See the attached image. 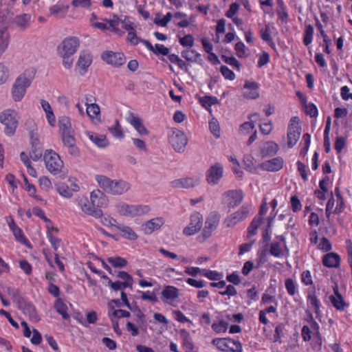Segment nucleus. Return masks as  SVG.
Here are the masks:
<instances>
[{"label": "nucleus", "mask_w": 352, "mask_h": 352, "mask_svg": "<svg viewBox=\"0 0 352 352\" xmlns=\"http://www.w3.org/2000/svg\"><path fill=\"white\" fill-rule=\"evenodd\" d=\"M126 120L134 127L140 135L143 136L148 135V131L143 124L142 119L135 116L133 113H129Z\"/></svg>", "instance_id": "nucleus-20"}, {"label": "nucleus", "mask_w": 352, "mask_h": 352, "mask_svg": "<svg viewBox=\"0 0 352 352\" xmlns=\"http://www.w3.org/2000/svg\"><path fill=\"white\" fill-rule=\"evenodd\" d=\"M168 140L176 152L182 153L184 151L188 143L185 133L178 129H173L168 135Z\"/></svg>", "instance_id": "nucleus-8"}, {"label": "nucleus", "mask_w": 352, "mask_h": 352, "mask_svg": "<svg viewBox=\"0 0 352 352\" xmlns=\"http://www.w3.org/2000/svg\"><path fill=\"white\" fill-rule=\"evenodd\" d=\"M223 168L219 163H215L210 166L208 169L206 174V182L212 186H215L219 184L221 179L223 177Z\"/></svg>", "instance_id": "nucleus-11"}, {"label": "nucleus", "mask_w": 352, "mask_h": 352, "mask_svg": "<svg viewBox=\"0 0 352 352\" xmlns=\"http://www.w3.org/2000/svg\"><path fill=\"white\" fill-rule=\"evenodd\" d=\"M180 44L184 47H192L194 44V38L190 34L186 35L179 39Z\"/></svg>", "instance_id": "nucleus-62"}, {"label": "nucleus", "mask_w": 352, "mask_h": 352, "mask_svg": "<svg viewBox=\"0 0 352 352\" xmlns=\"http://www.w3.org/2000/svg\"><path fill=\"white\" fill-rule=\"evenodd\" d=\"M300 135L299 119L298 117H292L290 120L287 131V144L289 148L293 147L297 143Z\"/></svg>", "instance_id": "nucleus-10"}, {"label": "nucleus", "mask_w": 352, "mask_h": 352, "mask_svg": "<svg viewBox=\"0 0 352 352\" xmlns=\"http://www.w3.org/2000/svg\"><path fill=\"white\" fill-rule=\"evenodd\" d=\"M85 134L94 144L100 148H104L109 145V142L104 135H99L90 131H86Z\"/></svg>", "instance_id": "nucleus-26"}, {"label": "nucleus", "mask_w": 352, "mask_h": 352, "mask_svg": "<svg viewBox=\"0 0 352 352\" xmlns=\"http://www.w3.org/2000/svg\"><path fill=\"white\" fill-rule=\"evenodd\" d=\"M19 116L18 113L12 109H6L0 114V122L5 125V133L12 135L18 126Z\"/></svg>", "instance_id": "nucleus-4"}, {"label": "nucleus", "mask_w": 352, "mask_h": 352, "mask_svg": "<svg viewBox=\"0 0 352 352\" xmlns=\"http://www.w3.org/2000/svg\"><path fill=\"white\" fill-rule=\"evenodd\" d=\"M259 118V114L257 113H254L248 116V119L250 122L243 123V131L246 130L248 132L253 130L254 129V123L258 120Z\"/></svg>", "instance_id": "nucleus-43"}, {"label": "nucleus", "mask_w": 352, "mask_h": 352, "mask_svg": "<svg viewBox=\"0 0 352 352\" xmlns=\"http://www.w3.org/2000/svg\"><path fill=\"white\" fill-rule=\"evenodd\" d=\"M62 141L65 147L67 148L68 153L74 157L80 154L78 148L76 144V140L73 133L61 135Z\"/></svg>", "instance_id": "nucleus-21"}, {"label": "nucleus", "mask_w": 352, "mask_h": 352, "mask_svg": "<svg viewBox=\"0 0 352 352\" xmlns=\"http://www.w3.org/2000/svg\"><path fill=\"white\" fill-rule=\"evenodd\" d=\"M116 211L122 216L133 217L132 205L124 203L118 204L116 206Z\"/></svg>", "instance_id": "nucleus-33"}, {"label": "nucleus", "mask_w": 352, "mask_h": 352, "mask_svg": "<svg viewBox=\"0 0 352 352\" xmlns=\"http://www.w3.org/2000/svg\"><path fill=\"white\" fill-rule=\"evenodd\" d=\"M10 40V34L5 28L0 29V46L5 45V50L7 49Z\"/></svg>", "instance_id": "nucleus-53"}, {"label": "nucleus", "mask_w": 352, "mask_h": 352, "mask_svg": "<svg viewBox=\"0 0 352 352\" xmlns=\"http://www.w3.org/2000/svg\"><path fill=\"white\" fill-rule=\"evenodd\" d=\"M242 219V212L239 210L229 216L225 221L228 227H232L239 222Z\"/></svg>", "instance_id": "nucleus-36"}, {"label": "nucleus", "mask_w": 352, "mask_h": 352, "mask_svg": "<svg viewBox=\"0 0 352 352\" xmlns=\"http://www.w3.org/2000/svg\"><path fill=\"white\" fill-rule=\"evenodd\" d=\"M78 205L82 211L86 214L90 215L95 218L102 217V211L100 208H95L92 206L90 201L87 197L80 198L78 201Z\"/></svg>", "instance_id": "nucleus-15"}, {"label": "nucleus", "mask_w": 352, "mask_h": 352, "mask_svg": "<svg viewBox=\"0 0 352 352\" xmlns=\"http://www.w3.org/2000/svg\"><path fill=\"white\" fill-rule=\"evenodd\" d=\"M133 217L142 216L150 211V207L146 205H132Z\"/></svg>", "instance_id": "nucleus-42"}, {"label": "nucleus", "mask_w": 352, "mask_h": 352, "mask_svg": "<svg viewBox=\"0 0 352 352\" xmlns=\"http://www.w3.org/2000/svg\"><path fill=\"white\" fill-rule=\"evenodd\" d=\"M199 102L204 107L208 108L212 104H217L219 102V100L214 96H206L200 98Z\"/></svg>", "instance_id": "nucleus-48"}, {"label": "nucleus", "mask_w": 352, "mask_h": 352, "mask_svg": "<svg viewBox=\"0 0 352 352\" xmlns=\"http://www.w3.org/2000/svg\"><path fill=\"white\" fill-rule=\"evenodd\" d=\"M304 111L307 115L311 117H316L318 116V109L313 103H307L306 101L303 102Z\"/></svg>", "instance_id": "nucleus-49"}, {"label": "nucleus", "mask_w": 352, "mask_h": 352, "mask_svg": "<svg viewBox=\"0 0 352 352\" xmlns=\"http://www.w3.org/2000/svg\"><path fill=\"white\" fill-rule=\"evenodd\" d=\"M19 307L23 310L25 315H28L31 319L36 321L38 320L34 306L27 302H23L20 304Z\"/></svg>", "instance_id": "nucleus-30"}, {"label": "nucleus", "mask_w": 352, "mask_h": 352, "mask_svg": "<svg viewBox=\"0 0 352 352\" xmlns=\"http://www.w3.org/2000/svg\"><path fill=\"white\" fill-rule=\"evenodd\" d=\"M274 30H276V28L272 23H267L264 28L260 30V36L261 39L266 42L272 48L275 47V43L271 37V34Z\"/></svg>", "instance_id": "nucleus-25"}, {"label": "nucleus", "mask_w": 352, "mask_h": 352, "mask_svg": "<svg viewBox=\"0 0 352 352\" xmlns=\"http://www.w3.org/2000/svg\"><path fill=\"white\" fill-rule=\"evenodd\" d=\"M258 83L253 80H246L243 85V97L248 99L255 100L259 97Z\"/></svg>", "instance_id": "nucleus-16"}, {"label": "nucleus", "mask_w": 352, "mask_h": 352, "mask_svg": "<svg viewBox=\"0 0 352 352\" xmlns=\"http://www.w3.org/2000/svg\"><path fill=\"white\" fill-rule=\"evenodd\" d=\"M334 205H335V200H334V198L333 197V194L331 193V197L328 200L327 206H326V209H325V214L328 219H329L331 214L334 213L333 212Z\"/></svg>", "instance_id": "nucleus-60"}, {"label": "nucleus", "mask_w": 352, "mask_h": 352, "mask_svg": "<svg viewBox=\"0 0 352 352\" xmlns=\"http://www.w3.org/2000/svg\"><path fill=\"white\" fill-rule=\"evenodd\" d=\"M58 193L67 198L71 197L73 195V191L65 184H61L57 187Z\"/></svg>", "instance_id": "nucleus-55"}, {"label": "nucleus", "mask_w": 352, "mask_h": 352, "mask_svg": "<svg viewBox=\"0 0 352 352\" xmlns=\"http://www.w3.org/2000/svg\"><path fill=\"white\" fill-rule=\"evenodd\" d=\"M153 53L166 56L169 54V49L162 44H155Z\"/></svg>", "instance_id": "nucleus-63"}, {"label": "nucleus", "mask_w": 352, "mask_h": 352, "mask_svg": "<svg viewBox=\"0 0 352 352\" xmlns=\"http://www.w3.org/2000/svg\"><path fill=\"white\" fill-rule=\"evenodd\" d=\"M96 180L99 187L106 193L120 196L129 192L131 185L124 179H111L104 175H96Z\"/></svg>", "instance_id": "nucleus-1"}, {"label": "nucleus", "mask_w": 352, "mask_h": 352, "mask_svg": "<svg viewBox=\"0 0 352 352\" xmlns=\"http://www.w3.org/2000/svg\"><path fill=\"white\" fill-rule=\"evenodd\" d=\"M285 285L289 295H295L296 293V284L292 278H287L285 282Z\"/></svg>", "instance_id": "nucleus-54"}, {"label": "nucleus", "mask_w": 352, "mask_h": 352, "mask_svg": "<svg viewBox=\"0 0 352 352\" xmlns=\"http://www.w3.org/2000/svg\"><path fill=\"white\" fill-rule=\"evenodd\" d=\"M164 223L162 217L153 218L142 225V230L146 234H151L155 230H159Z\"/></svg>", "instance_id": "nucleus-24"}, {"label": "nucleus", "mask_w": 352, "mask_h": 352, "mask_svg": "<svg viewBox=\"0 0 352 352\" xmlns=\"http://www.w3.org/2000/svg\"><path fill=\"white\" fill-rule=\"evenodd\" d=\"M269 252L276 258H287L289 256V250L284 235H278L275 237L270 245Z\"/></svg>", "instance_id": "nucleus-6"}, {"label": "nucleus", "mask_w": 352, "mask_h": 352, "mask_svg": "<svg viewBox=\"0 0 352 352\" xmlns=\"http://www.w3.org/2000/svg\"><path fill=\"white\" fill-rule=\"evenodd\" d=\"M90 201L93 207L100 209L101 207L107 205L108 198L102 191L97 189L91 192Z\"/></svg>", "instance_id": "nucleus-18"}, {"label": "nucleus", "mask_w": 352, "mask_h": 352, "mask_svg": "<svg viewBox=\"0 0 352 352\" xmlns=\"http://www.w3.org/2000/svg\"><path fill=\"white\" fill-rule=\"evenodd\" d=\"M109 131L117 139L121 140L124 136L122 128L118 120L115 121V124L113 126L109 128Z\"/></svg>", "instance_id": "nucleus-37"}, {"label": "nucleus", "mask_w": 352, "mask_h": 352, "mask_svg": "<svg viewBox=\"0 0 352 352\" xmlns=\"http://www.w3.org/2000/svg\"><path fill=\"white\" fill-rule=\"evenodd\" d=\"M258 61L257 66L258 68H261L264 65H267L270 61V55L266 52H262L258 54Z\"/></svg>", "instance_id": "nucleus-56"}, {"label": "nucleus", "mask_w": 352, "mask_h": 352, "mask_svg": "<svg viewBox=\"0 0 352 352\" xmlns=\"http://www.w3.org/2000/svg\"><path fill=\"white\" fill-rule=\"evenodd\" d=\"M276 12L281 21H286L288 19V13L283 0H277Z\"/></svg>", "instance_id": "nucleus-39"}, {"label": "nucleus", "mask_w": 352, "mask_h": 352, "mask_svg": "<svg viewBox=\"0 0 352 352\" xmlns=\"http://www.w3.org/2000/svg\"><path fill=\"white\" fill-rule=\"evenodd\" d=\"M242 201V193L241 190H230L225 192L222 195V203L229 208H234L239 206Z\"/></svg>", "instance_id": "nucleus-13"}, {"label": "nucleus", "mask_w": 352, "mask_h": 352, "mask_svg": "<svg viewBox=\"0 0 352 352\" xmlns=\"http://www.w3.org/2000/svg\"><path fill=\"white\" fill-rule=\"evenodd\" d=\"M259 127L261 132L265 135H269L273 129L272 123L271 121L260 124Z\"/></svg>", "instance_id": "nucleus-64"}, {"label": "nucleus", "mask_w": 352, "mask_h": 352, "mask_svg": "<svg viewBox=\"0 0 352 352\" xmlns=\"http://www.w3.org/2000/svg\"><path fill=\"white\" fill-rule=\"evenodd\" d=\"M262 221L261 217H254L248 228V236L250 238L256 234V230Z\"/></svg>", "instance_id": "nucleus-38"}, {"label": "nucleus", "mask_w": 352, "mask_h": 352, "mask_svg": "<svg viewBox=\"0 0 352 352\" xmlns=\"http://www.w3.org/2000/svg\"><path fill=\"white\" fill-rule=\"evenodd\" d=\"M92 63V56L91 54L86 51H82L80 53L78 60L76 63V69H79L80 75H84L87 70V68Z\"/></svg>", "instance_id": "nucleus-17"}, {"label": "nucleus", "mask_w": 352, "mask_h": 352, "mask_svg": "<svg viewBox=\"0 0 352 352\" xmlns=\"http://www.w3.org/2000/svg\"><path fill=\"white\" fill-rule=\"evenodd\" d=\"M284 161L282 157H276L266 160L260 164V168L265 171L275 172L280 170L283 166Z\"/></svg>", "instance_id": "nucleus-19"}, {"label": "nucleus", "mask_w": 352, "mask_h": 352, "mask_svg": "<svg viewBox=\"0 0 352 352\" xmlns=\"http://www.w3.org/2000/svg\"><path fill=\"white\" fill-rule=\"evenodd\" d=\"M182 56L188 61L195 62L200 54L194 50L188 49L182 51Z\"/></svg>", "instance_id": "nucleus-44"}, {"label": "nucleus", "mask_w": 352, "mask_h": 352, "mask_svg": "<svg viewBox=\"0 0 352 352\" xmlns=\"http://www.w3.org/2000/svg\"><path fill=\"white\" fill-rule=\"evenodd\" d=\"M220 221V216L216 212H212L207 217L204 227L203 228L201 234L197 236V241L199 243L205 242L209 239L213 232L217 228Z\"/></svg>", "instance_id": "nucleus-3"}, {"label": "nucleus", "mask_w": 352, "mask_h": 352, "mask_svg": "<svg viewBox=\"0 0 352 352\" xmlns=\"http://www.w3.org/2000/svg\"><path fill=\"white\" fill-rule=\"evenodd\" d=\"M87 106V113L91 118H94L100 114V108L96 103L88 104L85 102Z\"/></svg>", "instance_id": "nucleus-46"}, {"label": "nucleus", "mask_w": 352, "mask_h": 352, "mask_svg": "<svg viewBox=\"0 0 352 352\" xmlns=\"http://www.w3.org/2000/svg\"><path fill=\"white\" fill-rule=\"evenodd\" d=\"M161 294L164 302L172 304V301L179 297V289L175 287L167 285L164 287Z\"/></svg>", "instance_id": "nucleus-23"}, {"label": "nucleus", "mask_w": 352, "mask_h": 352, "mask_svg": "<svg viewBox=\"0 0 352 352\" xmlns=\"http://www.w3.org/2000/svg\"><path fill=\"white\" fill-rule=\"evenodd\" d=\"M79 41L76 37L66 38L58 47V54L73 56L79 47Z\"/></svg>", "instance_id": "nucleus-9"}, {"label": "nucleus", "mask_w": 352, "mask_h": 352, "mask_svg": "<svg viewBox=\"0 0 352 352\" xmlns=\"http://www.w3.org/2000/svg\"><path fill=\"white\" fill-rule=\"evenodd\" d=\"M209 128L210 132L216 138H219L221 135L219 123L217 119L212 118L209 122Z\"/></svg>", "instance_id": "nucleus-47"}, {"label": "nucleus", "mask_w": 352, "mask_h": 352, "mask_svg": "<svg viewBox=\"0 0 352 352\" xmlns=\"http://www.w3.org/2000/svg\"><path fill=\"white\" fill-rule=\"evenodd\" d=\"M13 235L14 236L16 241L21 243H25L27 240L22 233L21 230L17 226L12 230Z\"/></svg>", "instance_id": "nucleus-58"}, {"label": "nucleus", "mask_w": 352, "mask_h": 352, "mask_svg": "<svg viewBox=\"0 0 352 352\" xmlns=\"http://www.w3.org/2000/svg\"><path fill=\"white\" fill-rule=\"evenodd\" d=\"M107 261L113 267L122 268L126 265L127 261L120 256H109L107 258Z\"/></svg>", "instance_id": "nucleus-35"}, {"label": "nucleus", "mask_w": 352, "mask_h": 352, "mask_svg": "<svg viewBox=\"0 0 352 352\" xmlns=\"http://www.w3.org/2000/svg\"><path fill=\"white\" fill-rule=\"evenodd\" d=\"M43 158L46 168L52 174L58 175L62 173L63 162L56 152L51 149L46 150Z\"/></svg>", "instance_id": "nucleus-5"}, {"label": "nucleus", "mask_w": 352, "mask_h": 352, "mask_svg": "<svg viewBox=\"0 0 352 352\" xmlns=\"http://www.w3.org/2000/svg\"><path fill=\"white\" fill-rule=\"evenodd\" d=\"M308 322H309V324H310L309 328H310V330H311L312 334L314 336L319 337L320 336V331H319L320 327H319V324L314 320L311 314H309Z\"/></svg>", "instance_id": "nucleus-51"}, {"label": "nucleus", "mask_w": 352, "mask_h": 352, "mask_svg": "<svg viewBox=\"0 0 352 352\" xmlns=\"http://www.w3.org/2000/svg\"><path fill=\"white\" fill-rule=\"evenodd\" d=\"M227 351L241 352L242 345L239 340L228 338Z\"/></svg>", "instance_id": "nucleus-40"}, {"label": "nucleus", "mask_w": 352, "mask_h": 352, "mask_svg": "<svg viewBox=\"0 0 352 352\" xmlns=\"http://www.w3.org/2000/svg\"><path fill=\"white\" fill-rule=\"evenodd\" d=\"M58 126L61 135L73 133L70 119L68 117H60L58 120Z\"/></svg>", "instance_id": "nucleus-29"}, {"label": "nucleus", "mask_w": 352, "mask_h": 352, "mask_svg": "<svg viewBox=\"0 0 352 352\" xmlns=\"http://www.w3.org/2000/svg\"><path fill=\"white\" fill-rule=\"evenodd\" d=\"M322 263L327 267H337L340 263V256L334 252L328 253L324 256Z\"/></svg>", "instance_id": "nucleus-28"}, {"label": "nucleus", "mask_w": 352, "mask_h": 352, "mask_svg": "<svg viewBox=\"0 0 352 352\" xmlns=\"http://www.w3.org/2000/svg\"><path fill=\"white\" fill-rule=\"evenodd\" d=\"M203 222L204 217L201 213L198 212H192L190 216L188 224L183 229V234L190 236L198 233L203 227Z\"/></svg>", "instance_id": "nucleus-7"}, {"label": "nucleus", "mask_w": 352, "mask_h": 352, "mask_svg": "<svg viewBox=\"0 0 352 352\" xmlns=\"http://www.w3.org/2000/svg\"><path fill=\"white\" fill-rule=\"evenodd\" d=\"M117 230L120 232L121 236L124 239L134 241L138 238L136 233L129 226L119 225L117 226Z\"/></svg>", "instance_id": "nucleus-31"}, {"label": "nucleus", "mask_w": 352, "mask_h": 352, "mask_svg": "<svg viewBox=\"0 0 352 352\" xmlns=\"http://www.w3.org/2000/svg\"><path fill=\"white\" fill-rule=\"evenodd\" d=\"M307 304L308 306L314 309V312L316 314V317L317 319L320 320L322 317V313L320 309V302L318 299L316 295V291L315 289H310L308 291L307 293Z\"/></svg>", "instance_id": "nucleus-22"}, {"label": "nucleus", "mask_w": 352, "mask_h": 352, "mask_svg": "<svg viewBox=\"0 0 352 352\" xmlns=\"http://www.w3.org/2000/svg\"><path fill=\"white\" fill-rule=\"evenodd\" d=\"M54 308L56 310V311L59 314H60L65 320L69 319V316L67 313V307L60 298H58L56 300V302L54 304Z\"/></svg>", "instance_id": "nucleus-34"}, {"label": "nucleus", "mask_w": 352, "mask_h": 352, "mask_svg": "<svg viewBox=\"0 0 352 352\" xmlns=\"http://www.w3.org/2000/svg\"><path fill=\"white\" fill-rule=\"evenodd\" d=\"M333 293L334 295H332L329 297L333 306L338 310L344 309V307L346 306V303L344 302L342 296L339 293L338 287L337 285L333 287Z\"/></svg>", "instance_id": "nucleus-27"}, {"label": "nucleus", "mask_w": 352, "mask_h": 352, "mask_svg": "<svg viewBox=\"0 0 352 352\" xmlns=\"http://www.w3.org/2000/svg\"><path fill=\"white\" fill-rule=\"evenodd\" d=\"M228 338H215L213 339L212 343L217 346V348L222 351H227Z\"/></svg>", "instance_id": "nucleus-52"}, {"label": "nucleus", "mask_w": 352, "mask_h": 352, "mask_svg": "<svg viewBox=\"0 0 352 352\" xmlns=\"http://www.w3.org/2000/svg\"><path fill=\"white\" fill-rule=\"evenodd\" d=\"M278 149V145L274 142L270 141L266 143V146L262 149L261 153L264 157H272L277 153Z\"/></svg>", "instance_id": "nucleus-32"}, {"label": "nucleus", "mask_w": 352, "mask_h": 352, "mask_svg": "<svg viewBox=\"0 0 352 352\" xmlns=\"http://www.w3.org/2000/svg\"><path fill=\"white\" fill-rule=\"evenodd\" d=\"M201 182L199 176L186 177L175 179L170 182V186L175 188H192L198 186Z\"/></svg>", "instance_id": "nucleus-12"}, {"label": "nucleus", "mask_w": 352, "mask_h": 352, "mask_svg": "<svg viewBox=\"0 0 352 352\" xmlns=\"http://www.w3.org/2000/svg\"><path fill=\"white\" fill-rule=\"evenodd\" d=\"M101 58L107 63L116 67L122 65L126 61V58L123 54L116 53L111 51L103 52L101 55Z\"/></svg>", "instance_id": "nucleus-14"}, {"label": "nucleus", "mask_w": 352, "mask_h": 352, "mask_svg": "<svg viewBox=\"0 0 352 352\" xmlns=\"http://www.w3.org/2000/svg\"><path fill=\"white\" fill-rule=\"evenodd\" d=\"M291 207L292 210L294 212H298L302 208V204L300 203V201L296 196H292L291 197Z\"/></svg>", "instance_id": "nucleus-59"}, {"label": "nucleus", "mask_w": 352, "mask_h": 352, "mask_svg": "<svg viewBox=\"0 0 352 352\" xmlns=\"http://www.w3.org/2000/svg\"><path fill=\"white\" fill-rule=\"evenodd\" d=\"M318 248L324 252H329L331 250V244L326 237H322L318 243Z\"/></svg>", "instance_id": "nucleus-57"}, {"label": "nucleus", "mask_w": 352, "mask_h": 352, "mask_svg": "<svg viewBox=\"0 0 352 352\" xmlns=\"http://www.w3.org/2000/svg\"><path fill=\"white\" fill-rule=\"evenodd\" d=\"M35 76V69H26L19 76L12 87V95L14 101H20L25 94L26 89L30 87Z\"/></svg>", "instance_id": "nucleus-2"}, {"label": "nucleus", "mask_w": 352, "mask_h": 352, "mask_svg": "<svg viewBox=\"0 0 352 352\" xmlns=\"http://www.w3.org/2000/svg\"><path fill=\"white\" fill-rule=\"evenodd\" d=\"M31 16L30 14H23L16 16L15 17L14 21L18 26L25 28L28 25Z\"/></svg>", "instance_id": "nucleus-45"}, {"label": "nucleus", "mask_w": 352, "mask_h": 352, "mask_svg": "<svg viewBox=\"0 0 352 352\" xmlns=\"http://www.w3.org/2000/svg\"><path fill=\"white\" fill-rule=\"evenodd\" d=\"M229 327V321H226L223 318L217 322H214L212 325V329L217 333L226 332Z\"/></svg>", "instance_id": "nucleus-41"}, {"label": "nucleus", "mask_w": 352, "mask_h": 352, "mask_svg": "<svg viewBox=\"0 0 352 352\" xmlns=\"http://www.w3.org/2000/svg\"><path fill=\"white\" fill-rule=\"evenodd\" d=\"M31 159L34 161H37L42 156V149L38 146H32V151L30 153Z\"/></svg>", "instance_id": "nucleus-61"}, {"label": "nucleus", "mask_w": 352, "mask_h": 352, "mask_svg": "<svg viewBox=\"0 0 352 352\" xmlns=\"http://www.w3.org/2000/svg\"><path fill=\"white\" fill-rule=\"evenodd\" d=\"M314 31V28L311 25H308L305 27L303 38V43L305 45H309L311 43Z\"/></svg>", "instance_id": "nucleus-50"}]
</instances>
